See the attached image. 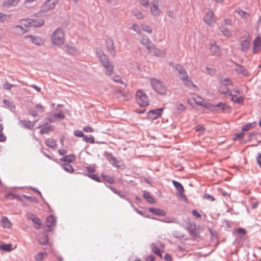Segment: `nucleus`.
Here are the masks:
<instances>
[{
  "instance_id": "1",
  "label": "nucleus",
  "mask_w": 261,
  "mask_h": 261,
  "mask_svg": "<svg viewBox=\"0 0 261 261\" xmlns=\"http://www.w3.org/2000/svg\"><path fill=\"white\" fill-rule=\"evenodd\" d=\"M149 81L152 88L156 93L161 95H166V87L162 82L154 77H151Z\"/></svg>"
},
{
  "instance_id": "2",
  "label": "nucleus",
  "mask_w": 261,
  "mask_h": 261,
  "mask_svg": "<svg viewBox=\"0 0 261 261\" xmlns=\"http://www.w3.org/2000/svg\"><path fill=\"white\" fill-rule=\"evenodd\" d=\"M65 40L64 33L62 28H57L51 35V43L56 45H61Z\"/></svg>"
},
{
  "instance_id": "3",
  "label": "nucleus",
  "mask_w": 261,
  "mask_h": 261,
  "mask_svg": "<svg viewBox=\"0 0 261 261\" xmlns=\"http://www.w3.org/2000/svg\"><path fill=\"white\" fill-rule=\"evenodd\" d=\"M137 103L142 107L149 105V98L146 93L142 90H139L136 94Z\"/></svg>"
},
{
  "instance_id": "4",
  "label": "nucleus",
  "mask_w": 261,
  "mask_h": 261,
  "mask_svg": "<svg viewBox=\"0 0 261 261\" xmlns=\"http://www.w3.org/2000/svg\"><path fill=\"white\" fill-rule=\"evenodd\" d=\"M239 42L240 44V49L243 53H247L251 46V40L249 35L247 36H242Z\"/></svg>"
},
{
  "instance_id": "5",
  "label": "nucleus",
  "mask_w": 261,
  "mask_h": 261,
  "mask_svg": "<svg viewBox=\"0 0 261 261\" xmlns=\"http://www.w3.org/2000/svg\"><path fill=\"white\" fill-rule=\"evenodd\" d=\"M95 54L99 59V61L103 66L110 64H113L111 61H110L108 57L105 55L103 51L100 49L96 48Z\"/></svg>"
},
{
  "instance_id": "6",
  "label": "nucleus",
  "mask_w": 261,
  "mask_h": 261,
  "mask_svg": "<svg viewBox=\"0 0 261 261\" xmlns=\"http://www.w3.org/2000/svg\"><path fill=\"white\" fill-rule=\"evenodd\" d=\"M58 2V0H47L42 6V11L47 12L53 9Z\"/></svg>"
},
{
  "instance_id": "7",
  "label": "nucleus",
  "mask_w": 261,
  "mask_h": 261,
  "mask_svg": "<svg viewBox=\"0 0 261 261\" xmlns=\"http://www.w3.org/2000/svg\"><path fill=\"white\" fill-rule=\"evenodd\" d=\"M163 110L164 109L162 108L149 110L147 112L148 117L152 120L156 119L161 116Z\"/></svg>"
},
{
  "instance_id": "8",
  "label": "nucleus",
  "mask_w": 261,
  "mask_h": 261,
  "mask_svg": "<svg viewBox=\"0 0 261 261\" xmlns=\"http://www.w3.org/2000/svg\"><path fill=\"white\" fill-rule=\"evenodd\" d=\"M147 50L149 53L152 54L154 56L164 57L166 56V51L165 50L160 49L155 47L153 44Z\"/></svg>"
},
{
  "instance_id": "9",
  "label": "nucleus",
  "mask_w": 261,
  "mask_h": 261,
  "mask_svg": "<svg viewBox=\"0 0 261 261\" xmlns=\"http://www.w3.org/2000/svg\"><path fill=\"white\" fill-rule=\"evenodd\" d=\"M151 14L153 16H159L161 14V10L159 8V3L157 0L153 1L150 8Z\"/></svg>"
},
{
  "instance_id": "10",
  "label": "nucleus",
  "mask_w": 261,
  "mask_h": 261,
  "mask_svg": "<svg viewBox=\"0 0 261 261\" xmlns=\"http://www.w3.org/2000/svg\"><path fill=\"white\" fill-rule=\"evenodd\" d=\"M25 38L29 39L33 44L41 46L44 44V40L39 36L34 35H28L25 36Z\"/></svg>"
},
{
  "instance_id": "11",
  "label": "nucleus",
  "mask_w": 261,
  "mask_h": 261,
  "mask_svg": "<svg viewBox=\"0 0 261 261\" xmlns=\"http://www.w3.org/2000/svg\"><path fill=\"white\" fill-rule=\"evenodd\" d=\"M56 219L52 215H50L48 216L46 220V227H47V230L50 231L53 228L56 226Z\"/></svg>"
},
{
  "instance_id": "12",
  "label": "nucleus",
  "mask_w": 261,
  "mask_h": 261,
  "mask_svg": "<svg viewBox=\"0 0 261 261\" xmlns=\"http://www.w3.org/2000/svg\"><path fill=\"white\" fill-rule=\"evenodd\" d=\"M213 17L214 13L213 11H212L211 10H209L203 17V21L206 24L211 27L215 23Z\"/></svg>"
},
{
  "instance_id": "13",
  "label": "nucleus",
  "mask_w": 261,
  "mask_h": 261,
  "mask_svg": "<svg viewBox=\"0 0 261 261\" xmlns=\"http://www.w3.org/2000/svg\"><path fill=\"white\" fill-rule=\"evenodd\" d=\"M106 46L110 54L112 56L115 57L116 56V52L114 46V41L111 38H108L106 40Z\"/></svg>"
},
{
  "instance_id": "14",
  "label": "nucleus",
  "mask_w": 261,
  "mask_h": 261,
  "mask_svg": "<svg viewBox=\"0 0 261 261\" xmlns=\"http://www.w3.org/2000/svg\"><path fill=\"white\" fill-rule=\"evenodd\" d=\"M26 22V25L33 27H39L43 25L44 24V21L41 19H28Z\"/></svg>"
},
{
  "instance_id": "15",
  "label": "nucleus",
  "mask_w": 261,
  "mask_h": 261,
  "mask_svg": "<svg viewBox=\"0 0 261 261\" xmlns=\"http://www.w3.org/2000/svg\"><path fill=\"white\" fill-rule=\"evenodd\" d=\"M186 229L191 236H195L196 235V227L194 222H188L187 223Z\"/></svg>"
},
{
  "instance_id": "16",
  "label": "nucleus",
  "mask_w": 261,
  "mask_h": 261,
  "mask_svg": "<svg viewBox=\"0 0 261 261\" xmlns=\"http://www.w3.org/2000/svg\"><path fill=\"white\" fill-rule=\"evenodd\" d=\"M261 48V38L259 36L255 37L253 41V53L258 54Z\"/></svg>"
},
{
  "instance_id": "17",
  "label": "nucleus",
  "mask_w": 261,
  "mask_h": 261,
  "mask_svg": "<svg viewBox=\"0 0 261 261\" xmlns=\"http://www.w3.org/2000/svg\"><path fill=\"white\" fill-rule=\"evenodd\" d=\"M210 49L213 56H220L221 54L219 46L216 44L215 42L211 43Z\"/></svg>"
},
{
  "instance_id": "18",
  "label": "nucleus",
  "mask_w": 261,
  "mask_h": 261,
  "mask_svg": "<svg viewBox=\"0 0 261 261\" xmlns=\"http://www.w3.org/2000/svg\"><path fill=\"white\" fill-rule=\"evenodd\" d=\"M172 184L177 191V193H176L177 195L178 196H181L182 198L183 197H185L183 194L184 188L180 182L174 180H172Z\"/></svg>"
},
{
  "instance_id": "19",
  "label": "nucleus",
  "mask_w": 261,
  "mask_h": 261,
  "mask_svg": "<svg viewBox=\"0 0 261 261\" xmlns=\"http://www.w3.org/2000/svg\"><path fill=\"white\" fill-rule=\"evenodd\" d=\"M106 157L107 159L108 160L109 163L112 165L113 166L118 167L119 166L117 165L118 161L116 157L114 156L112 153L111 152H107L106 154Z\"/></svg>"
},
{
  "instance_id": "20",
  "label": "nucleus",
  "mask_w": 261,
  "mask_h": 261,
  "mask_svg": "<svg viewBox=\"0 0 261 261\" xmlns=\"http://www.w3.org/2000/svg\"><path fill=\"white\" fill-rule=\"evenodd\" d=\"M201 101H196L197 103L200 106H204L206 109H210L212 111H215L216 109V105L212 104L210 102H206L202 98H200Z\"/></svg>"
},
{
  "instance_id": "21",
  "label": "nucleus",
  "mask_w": 261,
  "mask_h": 261,
  "mask_svg": "<svg viewBox=\"0 0 261 261\" xmlns=\"http://www.w3.org/2000/svg\"><path fill=\"white\" fill-rule=\"evenodd\" d=\"M235 70L238 74H242L244 76H246L249 74L248 71L245 69V68L238 63L235 64Z\"/></svg>"
},
{
  "instance_id": "22",
  "label": "nucleus",
  "mask_w": 261,
  "mask_h": 261,
  "mask_svg": "<svg viewBox=\"0 0 261 261\" xmlns=\"http://www.w3.org/2000/svg\"><path fill=\"white\" fill-rule=\"evenodd\" d=\"M11 30L13 33L16 35H22L27 32V30L22 27L18 25L13 27L11 28Z\"/></svg>"
},
{
  "instance_id": "23",
  "label": "nucleus",
  "mask_w": 261,
  "mask_h": 261,
  "mask_svg": "<svg viewBox=\"0 0 261 261\" xmlns=\"http://www.w3.org/2000/svg\"><path fill=\"white\" fill-rule=\"evenodd\" d=\"M140 42L141 43L144 45L147 49H149L153 44L151 43V41L150 40L149 38L147 36H143L140 40Z\"/></svg>"
},
{
  "instance_id": "24",
  "label": "nucleus",
  "mask_w": 261,
  "mask_h": 261,
  "mask_svg": "<svg viewBox=\"0 0 261 261\" xmlns=\"http://www.w3.org/2000/svg\"><path fill=\"white\" fill-rule=\"evenodd\" d=\"M1 225L4 228H10L12 224L7 217L3 216L1 219Z\"/></svg>"
},
{
  "instance_id": "25",
  "label": "nucleus",
  "mask_w": 261,
  "mask_h": 261,
  "mask_svg": "<svg viewBox=\"0 0 261 261\" xmlns=\"http://www.w3.org/2000/svg\"><path fill=\"white\" fill-rule=\"evenodd\" d=\"M148 211L149 212L153 213V214L157 216H164L166 215L165 212L164 210L160 208L149 207L148 208Z\"/></svg>"
},
{
  "instance_id": "26",
  "label": "nucleus",
  "mask_w": 261,
  "mask_h": 261,
  "mask_svg": "<svg viewBox=\"0 0 261 261\" xmlns=\"http://www.w3.org/2000/svg\"><path fill=\"white\" fill-rule=\"evenodd\" d=\"M76 157L74 154L65 155L60 159V161L64 162L72 163L75 160Z\"/></svg>"
},
{
  "instance_id": "27",
  "label": "nucleus",
  "mask_w": 261,
  "mask_h": 261,
  "mask_svg": "<svg viewBox=\"0 0 261 261\" xmlns=\"http://www.w3.org/2000/svg\"><path fill=\"white\" fill-rule=\"evenodd\" d=\"M103 67L105 69V74L106 75L110 76L112 75L114 69V66L113 64H110L109 65H106L103 66Z\"/></svg>"
},
{
  "instance_id": "28",
  "label": "nucleus",
  "mask_w": 261,
  "mask_h": 261,
  "mask_svg": "<svg viewBox=\"0 0 261 261\" xmlns=\"http://www.w3.org/2000/svg\"><path fill=\"white\" fill-rule=\"evenodd\" d=\"M220 31L224 36L227 38H230L231 36V33L228 29L225 26L222 25L219 27Z\"/></svg>"
},
{
  "instance_id": "29",
  "label": "nucleus",
  "mask_w": 261,
  "mask_h": 261,
  "mask_svg": "<svg viewBox=\"0 0 261 261\" xmlns=\"http://www.w3.org/2000/svg\"><path fill=\"white\" fill-rule=\"evenodd\" d=\"M143 197L149 203H153L155 202L154 198L151 196L148 192L144 191L143 192Z\"/></svg>"
},
{
  "instance_id": "30",
  "label": "nucleus",
  "mask_w": 261,
  "mask_h": 261,
  "mask_svg": "<svg viewBox=\"0 0 261 261\" xmlns=\"http://www.w3.org/2000/svg\"><path fill=\"white\" fill-rule=\"evenodd\" d=\"M19 123H21L22 125L26 128L32 129L34 127V123L30 121H25L24 120H20Z\"/></svg>"
},
{
  "instance_id": "31",
  "label": "nucleus",
  "mask_w": 261,
  "mask_h": 261,
  "mask_svg": "<svg viewBox=\"0 0 261 261\" xmlns=\"http://www.w3.org/2000/svg\"><path fill=\"white\" fill-rule=\"evenodd\" d=\"M218 91L222 94H227L228 95H232L231 92L229 91V89L227 86L221 85L218 87Z\"/></svg>"
},
{
  "instance_id": "32",
  "label": "nucleus",
  "mask_w": 261,
  "mask_h": 261,
  "mask_svg": "<svg viewBox=\"0 0 261 261\" xmlns=\"http://www.w3.org/2000/svg\"><path fill=\"white\" fill-rule=\"evenodd\" d=\"M45 144L46 146L51 148H55L57 145L56 141L53 138L47 139L45 141Z\"/></svg>"
},
{
  "instance_id": "33",
  "label": "nucleus",
  "mask_w": 261,
  "mask_h": 261,
  "mask_svg": "<svg viewBox=\"0 0 261 261\" xmlns=\"http://www.w3.org/2000/svg\"><path fill=\"white\" fill-rule=\"evenodd\" d=\"M20 0H7L4 1L3 6L5 7H9L10 6L16 5Z\"/></svg>"
},
{
  "instance_id": "34",
  "label": "nucleus",
  "mask_w": 261,
  "mask_h": 261,
  "mask_svg": "<svg viewBox=\"0 0 261 261\" xmlns=\"http://www.w3.org/2000/svg\"><path fill=\"white\" fill-rule=\"evenodd\" d=\"M256 123L255 122H253L252 123H247L245 125L242 126V130L243 132H246L250 130L251 128H253L255 127Z\"/></svg>"
},
{
  "instance_id": "35",
  "label": "nucleus",
  "mask_w": 261,
  "mask_h": 261,
  "mask_svg": "<svg viewBox=\"0 0 261 261\" xmlns=\"http://www.w3.org/2000/svg\"><path fill=\"white\" fill-rule=\"evenodd\" d=\"M231 96V100L238 103V104H243L244 102V98L242 96L238 97L236 95H230Z\"/></svg>"
},
{
  "instance_id": "36",
  "label": "nucleus",
  "mask_w": 261,
  "mask_h": 261,
  "mask_svg": "<svg viewBox=\"0 0 261 261\" xmlns=\"http://www.w3.org/2000/svg\"><path fill=\"white\" fill-rule=\"evenodd\" d=\"M219 83L222 86H227L229 85H233V82L228 78L220 79Z\"/></svg>"
},
{
  "instance_id": "37",
  "label": "nucleus",
  "mask_w": 261,
  "mask_h": 261,
  "mask_svg": "<svg viewBox=\"0 0 261 261\" xmlns=\"http://www.w3.org/2000/svg\"><path fill=\"white\" fill-rule=\"evenodd\" d=\"M65 49L67 53L71 55H75L77 53V49L76 48L71 45H66Z\"/></svg>"
},
{
  "instance_id": "38",
  "label": "nucleus",
  "mask_w": 261,
  "mask_h": 261,
  "mask_svg": "<svg viewBox=\"0 0 261 261\" xmlns=\"http://www.w3.org/2000/svg\"><path fill=\"white\" fill-rule=\"evenodd\" d=\"M218 107L221 109L223 112H227L229 110V107L224 103L219 102L216 104V108Z\"/></svg>"
},
{
  "instance_id": "39",
  "label": "nucleus",
  "mask_w": 261,
  "mask_h": 261,
  "mask_svg": "<svg viewBox=\"0 0 261 261\" xmlns=\"http://www.w3.org/2000/svg\"><path fill=\"white\" fill-rule=\"evenodd\" d=\"M61 166L63 170L68 173H72L73 172L74 169L72 166L69 164H63Z\"/></svg>"
},
{
  "instance_id": "40",
  "label": "nucleus",
  "mask_w": 261,
  "mask_h": 261,
  "mask_svg": "<svg viewBox=\"0 0 261 261\" xmlns=\"http://www.w3.org/2000/svg\"><path fill=\"white\" fill-rule=\"evenodd\" d=\"M54 129V127L52 125L47 126L41 128L40 130V133L41 134H46L49 132L53 131Z\"/></svg>"
},
{
  "instance_id": "41",
  "label": "nucleus",
  "mask_w": 261,
  "mask_h": 261,
  "mask_svg": "<svg viewBox=\"0 0 261 261\" xmlns=\"http://www.w3.org/2000/svg\"><path fill=\"white\" fill-rule=\"evenodd\" d=\"M32 221L33 223L36 224V226L35 227L36 229H39L40 228L41 225L42 224V221L38 217L35 216L32 219Z\"/></svg>"
},
{
  "instance_id": "42",
  "label": "nucleus",
  "mask_w": 261,
  "mask_h": 261,
  "mask_svg": "<svg viewBox=\"0 0 261 261\" xmlns=\"http://www.w3.org/2000/svg\"><path fill=\"white\" fill-rule=\"evenodd\" d=\"M11 244H5L0 245V249L6 252H10L12 250Z\"/></svg>"
},
{
  "instance_id": "43",
  "label": "nucleus",
  "mask_w": 261,
  "mask_h": 261,
  "mask_svg": "<svg viewBox=\"0 0 261 261\" xmlns=\"http://www.w3.org/2000/svg\"><path fill=\"white\" fill-rule=\"evenodd\" d=\"M151 247L152 251L154 254H155L156 255H158L159 256H160L161 257H162V255L160 252V250L159 248H158V247L156 245H155L154 244H152Z\"/></svg>"
},
{
  "instance_id": "44",
  "label": "nucleus",
  "mask_w": 261,
  "mask_h": 261,
  "mask_svg": "<svg viewBox=\"0 0 261 261\" xmlns=\"http://www.w3.org/2000/svg\"><path fill=\"white\" fill-rule=\"evenodd\" d=\"M83 140L86 143L93 144L95 143L94 138L92 136H89L85 135L83 138Z\"/></svg>"
},
{
  "instance_id": "45",
  "label": "nucleus",
  "mask_w": 261,
  "mask_h": 261,
  "mask_svg": "<svg viewBox=\"0 0 261 261\" xmlns=\"http://www.w3.org/2000/svg\"><path fill=\"white\" fill-rule=\"evenodd\" d=\"M47 253H42V252H39L37 254H36L34 256V259L35 261H41L42 260L45 255H47Z\"/></svg>"
},
{
  "instance_id": "46",
  "label": "nucleus",
  "mask_w": 261,
  "mask_h": 261,
  "mask_svg": "<svg viewBox=\"0 0 261 261\" xmlns=\"http://www.w3.org/2000/svg\"><path fill=\"white\" fill-rule=\"evenodd\" d=\"M48 242V238L46 234H45L43 237H41L38 240L39 244L42 245H46Z\"/></svg>"
},
{
  "instance_id": "47",
  "label": "nucleus",
  "mask_w": 261,
  "mask_h": 261,
  "mask_svg": "<svg viewBox=\"0 0 261 261\" xmlns=\"http://www.w3.org/2000/svg\"><path fill=\"white\" fill-rule=\"evenodd\" d=\"M11 17V15L9 14H3L0 13V22H4L8 20Z\"/></svg>"
},
{
  "instance_id": "48",
  "label": "nucleus",
  "mask_w": 261,
  "mask_h": 261,
  "mask_svg": "<svg viewBox=\"0 0 261 261\" xmlns=\"http://www.w3.org/2000/svg\"><path fill=\"white\" fill-rule=\"evenodd\" d=\"M112 80L116 83H120L124 85V87H126V85L121 80V76L119 75H115L112 77Z\"/></svg>"
},
{
  "instance_id": "49",
  "label": "nucleus",
  "mask_w": 261,
  "mask_h": 261,
  "mask_svg": "<svg viewBox=\"0 0 261 261\" xmlns=\"http://www.w3.org/2000/svg\"><path fill=\"white\" fill-rule=\"evenodd\" d=\"M133 14L138 19H142L143 18V15L140 11L134 10L133 11Z\"/></svg>"
},
{
  "instance_id": "50",
  "label": "nucleus",
  "mask_w": 261,
  "mask_h": 261,
  "mask_svg": "<svg viewBox=\"0 0 261 261\" xmlns=\"http://www.w3.org/2000/svg\"><path fill=\"white\" fill-rule=\"evenodd\" d=\"M130 29L135 31L138 34H141V29L139 25L137 23L133 24Z\"/></svg>"
},
{
  "instance_id": "51",
  "label": "nucleus",
  "mask_w": 261,
  "mask_h": 261,
  "mask_svg": "<svg viewBox=\"0 0 261 261\" xmlns=\"http://www.w3.org/2000/svg\"><path fill=\"white\" fill-rule=\"evenodd\" d=\"M174 68L177 71L179 75L182 73V72L184 71V70H185L184 67L179 64L175 65Z\"/></svg>"
},
{
  "instance_id": "52",
  "label": "nucleus",
  "mask_w": 261,
  "mask_h": 261,
  "mask_svg": "<svg viewBox=\"0 0 261 261\" xmlns=\"http://www.w3.org/2000/svg\"><path fill=\"white\" fill-rule=\"evenodd\" d=\"M3 102L11 109L13 110L15 109V106L12 102L5 99L3 100Z\"/></svg>"
},
{
  "instance_id": "53",
  "label": "nucleus",
  "mask_w": 261,
  "mask_h": 261,
  "mask_svg": "<svg viewBox=\"0 0 261 261\" xmlns=\"http://www.w3.org/2000/svg\"><path fill=\"white\" fill-rule=\"evenodd\" d=\"M186 80H182V81L187 86L190 87H196V86L193 83V82L189 79V76L188 78L185 79Z\"/></svg>"
},
{
  "instance_id": "54",
  "label": "nucleus",
  "mask_w": 261,
  "mask_h": 261,
  "mask_svg": "<svg viewBox=\"0 0 261 261\" xmlns=\"http://www.w3.org/2000/svg\"><path fill=\"white\" fill-rule=\"evenodd\" d=\"M5 197L6 198H9L11 200H13L14 199L18 198V195H14L13 193L10 192L5 195Z\"/></svg>"
},
{
  "instance_id": "55",
  "label": "nucleus",
  "mask_w": 261,
  "mask_h": 261,
  "mask_svg": "<svg viewBox=\"0 0 261 261\" xmlns=\"http://www.w3.org/2000/svg\"><path fill=\"white\" fill-rule=\"evenodd\" d=\"M141 28L142 30L144 32H147L148 33H152L151 28L148 25L142 24Z\"/></svg>"
},
{
  "instance_id": "56",
  "label": "nucleus",
  "mask_w": 261,
  "mask_h": 261,
  "mask_svg": "<svg viewBox=\"0 0 261 261\" xmlns=\"http://www.w3.org/2000/svg\"><path fill=\"white\" fill-rule=\"evenodd\" d=\"M22 196L24 198H25L26 199H27V200H28L29 201H32V202H34L35 203L37 202V199L35 197H32V196H28V195H24V194L22 195Z\"/></svg>"
},
{
  "instance_id": "57",
  "label": "nucleus",
  "mask_w": 261,
  "mask_h": 261,
  "mask_svg": "<svg viewBox=\"0 0 261 261\" xmlns=\"http://www.w3.org/2000/svg\"><path fill=\"white\" fill-rule=\"evenodd\" d=\"M87 176L91 178V179L97 181L98 182H101L102 180H101L99 178V177H98L97 175L96 174H87Z\"/></svg>"
},
{
  "instance_id": "58",
  "label": "nucleus",
  "mask_w": 261,
  "mask_h": 261,
  "mask_svg": "<svg viewBox=\"0 0 261 261\" xmlns=\"http://www.w3.org/2000/svg\"><path fill=\"white\" fill-rule=\"evenodd\" d=\"M73 134L75 136L79 137H83V138L84 136H85L82 130H79V129L74 130Z\"/></svg>"
},
{
  "instance_id": "59",
  "label": "nucleus",
  "mask_w": 261,
  "mask_h": 261,
  "mask_svg": "<svg viewBox=\"0 0 261 261\" xmlns=\"http://www.w3.org/2000/svg\"><path fill=\"white\" fill-rule=\"evenodd\" d=\"M203 198L211 201H214L215 200V198L213 196L207 193L203 195Z\"/></svg>"
},
{
  "instance_id": "60",
  "label": "nucleus",
  "mask_w": 261,
  "mask_h": 261,
  "mask_svg": "<svg viewBox=\"0 0 261 261\" xmlns=\"http://www.w3.org/2000/svg\"><path fill=\"white\" fill-rule=\"evenodd\" d=\"M54 115L56 120H57V118H59L60 119H63L65 118L64 114L61 112L58 113H54Z\"/></svg>"
},
{
  "instance_id": "61",
  "label": "nucleus",
  "mask_w": 261,
  "mask_h": 261,
  "mask_svg": "<svg viewBox=\"0 0 261 261\" xmlns=\"http://www.w3.org/2000/svg\"><path fill=\"white\" fill-rule=\"evenodd\" d=\"M13 87L14 85L8 82H6L3 85V88L6 90H10Z\"/></svg>"
},
{
  "instance_id": "62",
  "label": "nucleus",
  "mask_w": 261,
  "mask_h": 261,
  "mask_svg": "<svg viewBox=\"0 0 261 261\" xmlns=\"http://www.w3.org/2000/svg\"><path fill=\"white\" fill-rule=\"evenodd\" d=\"M195 129L197 132L202 133L205 130V128L201 125H198L195 127Z\"/></svg>"
},
{
  "instance_id": "63",
  "label": "nucleus",
  "mask_w": 261,
  "mask_h": 261,
  "mask_svg": "<svg viewBox=\"0 0 261 261\" xmlns=\"http://www.w3.org/2000/svg\"><path fill=\"white\" fill-rule=\"evenodd\" d=\"M176 108L178 110L184 111L186 110V107L181 103L176 105Z\"/></svg>"
},
{
  "instance_id": "64",
  "label": "nucleus",
  "mask_w": 261,
  "mask_h": 261,
  "mask_svg": "<svg viewBox=\"0 0 261 261\" xmlns=\"http://www.w3.org/2000/svg\"><path fill=\"white\" fill-rule=\"evenodd\" d=\"M256 162H257L258 166H259V167L261 169V153L260 152H258L257 153V155L256 157Z\"/></svg>"
}]
</instances>
